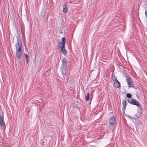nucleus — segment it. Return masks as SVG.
Listing matches in <instances>:
<instances>
[{
    "mask_svg": "<svg viewBox=\"0 0 147 147\" xmlns=\"http://www.w3.org/2000/svg\"><path fill=\"white\" fill-rule=\"evenodd\" d=\"M16 49V57L18 59L21 57L22 55V44L20 38L18 37L17 42L15 45Z\"/></svg>",
    "mask_w": 147,
    "mask_h": 147,
    "instance_id": "f257e3e1",
    "label": "nucleus"
},
{
    "mask_svg": "<svg viewBox=\"0 0 147 147\" xmlns=\"http://www.w3.org/2000/svg\"><path fill=\"white\" fill-rule=\"evenodd\" d=\"M85 100L86 101H88L89 100V94L88 93L87 95H85Z\"/></svg>",
    "mask_w": 147,
    "mask_h": 147,
    "instance_id": "9d476101",
    "label": "nucleus"
},
{
    "mask_svg": "<svg viewBox=\"0 0 147 147\" xmlns=\"http://www.w3.org/2000/svg\"><path fill=\"white\" fill-rule=\"evenodd\" d=\"M25 57L26 58V60L27 63H28V61H29V56L28 55H27V54H25Z\"/></svg>",
    "mask_w": 147,
    "mask_h": 147,
    "instance_id": "9b49d317",
    "label": "nucleus"
},
{
    "mask_svg": "<svg viewBox=\"0 0 147 147\" xmlns=\"http://www.w3.org/2000/svg\"><path fill=\"white\" fill-rule=\"evenodd\" d=\"M126 80L128 83V85L129 87H132L134 86L133 84L131 81V80L129 78H127L126 79Z\"/></svg>",
    "mask_w": 147,
    "mask_h": 147,
    "instance_id": "20e7f679",
    "label": "nucleus"
},
{
    "mask_svg": "<svg viewBox=\"0 0 147 147\" xmlns=\"http://www.w3.org/2000/svg\"><path fill=\"white\" fill-rule=\"evenodd\" d=\"M127 97L128 98H131V94L129 93H128L127 94Z\"/></svg>",
    "mask_w": 147,
    "mask_h": 147,
    "instance_id": "ddd939ff",
    "label": "nucleus"
},
{
    "mask_svg": "<svg viewBox=\"0 0 147 147\" xmlns=\"http://www.w3.org/2000/svg\"><path fill=\"white\" fill-rule=\"evenodd\" d=\"M145 15H147V12H146V11H145Z\"/></svg>",
    "mask_w": 147,
    "mask_h": 147,
    "instance_id": "dca6fc26",
    "label": "nucleus"
},
{
    "mask_svg": "<svg viewBox=\"0 0 147 147\" xmlns=\"http://www.w3.org/2000/svg\"><path fill=\"white\" fill-rule=\"evenodd\" d=\"M115 86L117 88H119L120 86V82L118 81L116 78H114L113 80Z\"/></svg>",
    "mask_w": 147,
    "mask_h": 147,
    "instance_id": "39448f33",
    "label": "nucleus"
},
{
    "mask_svg": "<svg viewBox=\"0 0 147 147\" xmlns=\"http://www.w3.org/2000/svg\"><path fill=\"white\" fill-rule=\"evenodd\" d=\"M128 101L129 103L133 105H134L138 106H140V104L138 102L131 99H129L128 100Z\"/></svg>",
    "mask_w": 147,
    "mask_h": 147,
    "instance_id": "7ed1b4c3",
    "label": "nucleus"
},
{
    "mask_svg": "<svg viewBox=\"0 0 147 147\" xmlns=\"http://www.w3.org/2000/svg\"><path fill=\"white\" fill-rule=\"evenodd\" d=\"M67 72V69H66L65 66H64V67L62 68V74L63 76L65 75L66 73Z\"/></svg>",
    "mask_w": 147,
    "mask_h": 147,
    "instance_id": "6e6552de",
    "label": "nucleus"
},
{
    "mask_svg": "<svg viewBox=\"0 0 147 147\" xmlns=\"http://www.w3.org/2000/svg\"><path fill=\"white\" fill-rule=\"evenodd\" d=\"M146 17L147 18V15H146Z\"/></svg>",
    "mask_w": 147,
    "mask_h": 147,
    "instance_id": "f3484780",
    "label": "nucleus"
},
{
    "mask_svg": "<svg viewBox=\"0 0 147 147\" xmlns=\"http://www.w3.org/2000/svg\"><path fill=\"white\" fill-rule=\"evenodd\" d=\"M109 122L110 125H113L115 123V119L114 117L111 118L109 119Z\"/></svg>",
    "mask_w": 147,
    "mask_h": 147,
    "instance_id": "423d86ee",
    "label": "nucleus"
},
{
    "mask_svg": "<svg viewBox=\"0 0 147 147\" xmlns=\"http://www.w3.org/2000/svg\"><path fill=\"white\" fill-rule=\"evenodd\" d=\"M63 63L65 64L66 63V59L65 58H63L62 60Z\"/></svg>",
    "mask_w": 147,
    "mask_h": 147,
    "instance_id": "4468645a",
    "label": "nucleus"
},
{
    "mask_svg": "<svg viewBox=\"0 0 147 147\" xmlns=\"http://www.w3.org/2000/svg\"><path fill=\"white\" fill-rule=\"evenodd\" d=\"M126 104V101H125V100H123L122 101V104L124 105L125 106Z\"/></svg>",
    "mask_w": 147,
    "mask_h": 147,
    "instance_id": "2eb2a0df",
    "label": "nucleus"
},
{
    "mask_svg": "<svg viewBox=\"0 0 147 147\" xmlns=\"http://www.w3.org/2000/svg\"><path fill=\"white\" fill-rule=\"evenodd\" d=\"M3 117L0 114V126L3 127L4 126V123L3 121Z\"/></svg>",
    "mask_w": 147,
    "mask_h": 147,
    "instance_id": "0eeeda50",
    "label": "nucleus"
},
{
    "mask_svg": "<svg viewBox=\"0 0 147 147\" xmlns=\"http://www.w3.org/2000/svg\"><path fill=\"white\" fill-rule=\"evenodd\" d=\"M139 117L137 115H134V118H132L131 119V120L133 122H134V119H136L137 118H138Z\"/></svg>",
    "mask_w": 147,
    "mask_h": 147,
    "instance_id": "f8f14e48",
    "label": "nucleus"
},
{
    "mask_svg": "<svg viewBox=\"0 0 147 147\" xmlns=\"http://www.w3.org/2000/svg\"><path fill=\"white\" fill-rule=\"evenodd\" d=\"M66 42L65 39V37H63L61 38V42H60L59 44V47L60 48L61 52L63 54H66L67 52L65 49V46Z\"/></svg>",
    "mask_w": 147,
    "mask_h": 147,
    "instance_id": "f03ea898",
    "label": "nucleus"
},
{
    "mask_svg": "<svg viewBox=\"0 0 147 147\" xmlns=\"http://www.w3.org/2000/svg\"><path fill=\"white\" fill-rule=\"evenodd\" d=\"M63 12L64 13H66L67 12V9L66 5L65 4H63Z\"/></svg>",
    "mask_w": 147,
    "mask_h": 147,
    "instance_id": "1a4fd4ad",
    "label": "nucleus"
}]
</instances>
